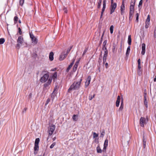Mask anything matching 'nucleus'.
Returning a JSON list of instances; mask_svg holds the SVG:
<instances>
[{
    "mask_svg": "<svg viewBox=\"0 0 156 156\" xmlns=\"http://www.w3.org/2000/svg\"><path fill=\"white\" fill-rule=\"evenodd\" d=\"M144 101H147V97H146V95H145L144 96Z\"/></svg>",
    "mask_w": 156,
    "mask_h": 156,
    "instance_id": "338daca9",
    "label": "nucleus"
},
{
    "mask_svg": "<svg viewBox=\"0 0 156 156\" xmlns=\"http://www.w3.org/2000/svg\"><path fill=\"white\" fill-rule=\"evenodd\" d=\"M30 36L31 39L35 37L33 34H30Z\"/></svg>",
    "mask_w": 156,
    "mask_h": 156,
    "instance_id": "09e8293b",
    "label": "nucleus"
},
{
    "mask_svg": "<svg viewBox=\"0 0 156 156\" xmlns=\"http://www.w3.org/2000/svg\"><path fill=\"white\" fill-rule=\"evenodd\" d=\"M106 7V3H103V8L105 9Z\"/></svg>",
    "mask_w": 156,
    "mask_h": 156,
    "instance_id": "6e6d98bb",
    "label": "nucleus"
},
{
    "mask_svg": "<svg viewBox=\"0 0 156 156\" xmlns=\"http://www.w3.org/2000/svg\"><path fill=\"white\" fill-rule=\"evenodd\" d=\"M98 136V134L95 132L93 133V138H94L96 137H97Z\"/></svg>",
    "mask_w": 156,
    "mask_h": 156,
    "instance_id": "f704fd0d",
    "label": "nucleus"
},
{
    "mask_svg": "<svg viewBox=\"0 0 156 156\" xmlns=\"http://www.w3.org/2000/svg\"><path fill=\"white\" fill-rule=\"evenodd\" d=\"M130 46H129L127 48L126 53V56H128L130 51Z\"/></svg>",
    "mask_w": 156,
    "mask_h": 156,
    "instance_id": "4468645a",
    "label": "nucleus"
},
{
    "mask_svg": "<svg viewBox=\"0 0 156 156\" xmlns=\"http://www.w3.org/2000/svg\"><path fill=\"white\" fill-rule=\"evenodd\" d=\"M154 36L155 37H156V27H155V30H154Z\"/></svg>",
    "mask_w": 156,
    "mask_h": 156,
    "instance_id": "5fc2aeb1",
    "label": "nucleus"
},
{
    "mask_svg": "<svg viewBox=\"0 0 156 156\" xmlns=\"http://www.w3.org/2000/svg\"><path fill=\"white\" fill-rule=\"evenodd\" d=\"M120 96H118L117 97V100L120 101Z\"/></svg>",
    "mask_w": 156,
    "mask_h": 156,
    "instance_id": "774afa93",
    "label": "nucleus"
},
{
    "mask_svg": "<svg viewBox=\"0 0 156 156\" xmlns=\"http://www.w3.org/2000/svg\"><path fill=\"white\" fill-rule=\"evenodd\" d=\"M121 106H123V100H122L121 101Z\"/></svg>",
    "mask_w": 156,
    "mask_h": 156,
    "instance_id": "0e129e2a",
    "label": "nucleus"
},
{
    "mask_svg": "<svg viewBox=\"0 0 156 156\" xmlns=\"http://www.w3.org/2000/svg\"><path fill=\"white\" fill-rule=\"evenodd\" d=\"M87 49H85L83 51V55L86 53L87 52Z\"/></svg>",
    "mask_w": 156,
    "mask_h": 156,
    "instance_id": "4d7b16f0",
    "label": "nucleus"
},
{
    "mask_svg": "<svg viewBox=\"0 0 156 156\" xmlns=\"http://www.w3.org/2000/svg\"><path fill=\"white\" fill-rule=\"evenodd\" d=\"M79 63V61H78L76 62L75 64L74 65L73 68V70H76V68L77 67Z\"/></svg>",
    "mask_w": 156,
    "mask_h": 156,
    "instance_id": "6ab92c4d",
    "label": "nucleus"
},
{
    "mask_svg": "<svg viewBox=\"0 0 156 156\" xmlns=\"http://www.w3.org/2000/svg\"><path fill=\"white\" fill-rule=\"evenodd\" d=\"M63 10H64L65 13H67V10L66 8H64L63 9Z\"/></svg>",
    "mask_w": 156,
    "mask_h": 156,
    "instance_id": "864d4df0",
    "label": "nucleus"
},
{
    "mask_svg": "<svg viewBox=\"0 0 156 156\" xmlns=\"http://www.w3.org/2000/svg\"><path fill=\"white\" fill-rule=\"evenodd\" d=\"M24 0H20V5L22 6L24 2Z\"/></svg>",
    "mask_w": 156,
    "mask_h": 156,
    "instance_id": "c9c22d12",
    "label": "nucleus"
},
{
    "mask_svg": "<svg viewBox=\"0 0 156 156\" xmlns=\"http://www.w3.org/2000/svg\"><path fill=\"white\" fill-rule=\"evenodd\" d=\"M135 1V0H131V1L130 5L134 6Z\"/></svg>",
    "mask_w": 156,
    "mask_h": 156,
    "instance_id": "4be33fe9",
    "label": "nucleus"
},
{
    "mask_svg": "<svg viewBox=\"0 0 156 156\" xmlns=\"http://www.w3.org/2000/svg\"><path fill=\"white\" fill-rule=\"evenodd\" d=\"M97 151L98 153H101L102 152V150L101 149L99 145H98L96 148Z\"/></svg>",
    "mask_w": 156,
    "mask_h": 156,
    "instance_id": "ddd939ff",
    "label": "nucleus"
},
{
    "mask_svg": "<svg viewBox=\"0 0 156 156\" xmlns=\"http://www.w3.org/2000/svg\"><path fill=\"white\" fill-rule=\"evenodd\" d=\"M108 139H106L104 142V147L103 149V151H106V148L108 145Z\"/></svg>",
    "mask_w": 156,
    "mask_h": 156,
    "instance_id": "6e6552de",
    "label": "nucleus"
},
{
    "mask_svg": "<svg viewBox=\"0 0 156 156\" xmlns=\"http://www.w3.org/2000/svg\"><path fill=\"white\" fill-rule=\"evenodd\" d=\"M121 10V15H122L124 13V10Z\"/></svg>",
    "mask_w": 156,
    "mask_h": 156,
    "instance_id": "052dcab7",
    "label": "nucleus"
},
{
    "mask_svg": "<svg viewBox=\"0 0 156 156\" xmlns=\"http://www.w3.org/2000/svg\"><path fill=\"white\" fill-rule=\"evenodd\" d=\"M95 96V94H94L93 96L90 95L89 96V99L90 100H91L93 98H94Z\"/></svg>",
    "mask_w": 156,
    "mask_h": 156,
    "instance_id": "7c9ffc66",
    "label": "nucleus"
},
{
    "mask_svg": "<svg viewBox=\"0 0 156 156\" xmlns=\"http://www.w3.org/2000/svg\"><path fill=\"white\" fill-rule=\"evenodd\" d=\"M105 134V131L104 130H103L102 131V132L101 133V135L100 136V137H103Z\"/></svg>",
    "mask_w": 156,
    "mask_h": 156,
    "instance_id": "473e14b6",
    "label": "nucleus"
},
{
    "mask_svg": "<svg viewBox=\"0 0 156 156\" xmlns=\"http://www.w3.org/2000/svg\"><path fill=\"white\" fill-rule=\"evenodd\" d=\"M143 3V0H140V1L139 4V6H141L142 5Z\"/></svg>",
    "mask_w": 156,
    "mask_h": 156,
    "instance_id": "a18cd8bd",
    "label": "nucleus"
},
{
    "mask_svg": "<svg viewBox=\"0 0 156 156\" xmlns=\"http://www.w3.org/2000/svg\"><path fill=\"white\" fill-rule=\"evenodd\" d=\"M5 41V40L3 38H1L0 39V44H1L4 43Z\"/></svg>",
    "mask_w": 156,
    "mask_h": 156,
    "instance_id": "393cba45",
    "label": "nucleus"
},
{
    "mask_svg": "<svg viewBox=\"0 0 156 156\" xmlns=\"http://www.w3.org/2000/svg\"><path fill=\"white\" fill-rule=\"evenodd\" d=\"M57 77V73L55 72L53 74L52 76V78L54 80Z\"/></svg>",
    "mask_w": 156,
    "mask_h": 156,
    "instance_id": "b1692460",
    "label": "nucleus"
},
{
    "mask_svg": "<svg viewBox=\"0 0 156 156\" xmlns=\"http://www.w3.org/2000/svg\"><path fill=\"white\" fill-rule=\"evenodd\" d=\"M105 9L102 8V11H101V13H104V12L105 11Z\"/></svg>",
    "mask_w": 156,
    "mask_h": 156,
    "instance_id": "69168bd1",
    "label": "nucleus"
},
{
    "mask_svg": "<svg viewBox=\"0 0 156 156\" xmlns=\"http://www.w3.org/2000/svg\"><path fill=\"white\" fill-rule=\"evenodd\" d=\"M123 108V106H121L120 105V108H119V111H122V110Z\"/></svg>",
    "mask_w": 156,
    "mask_h": 156,
    "instance_id": "c03bdc74",
    "label": "nucleus"
},
{
    "mask_svg": "<svg viewBox=\"0 0 156 156\" xmlns=\"http://www.w3.org/2000/svg\"><path fill=\"white\" fill-rule=\"evenodd\" d=\"M55 90H54L53 92L51 94V98H52V101L55 98L56 95V94L55 92Z\"/></svg>",
    "mask_w": 156,
    "mask_h": 156,
    "instance_id": "dca6fc26",
    "label": "nucleus"
},
{
    "mask_svg": "<svg viewBox=\"0 0 156 156\" xmlns=\"http://www.w3.org/2000/svg\"><path fill=\"white\" fill-rule=\"evenodd\" d=\"M67 55V53L62 54L60 56L59 60L60 61L63 60Z\"/></svg>",
    "mask_w": 156,
    "mask_h": 156,
    "instance_id": "1a4fd4ad",
    "label": "nucleus"
},
{
    "mask_svg": "<svg viewBox=\"0 0 156 156\" xmlns=\"http://www.w3.org/2000/svg\"><path fill=\"white\" fill-rule=\"evenodd\" d=\"M150 20V16L149 15L147 16V18L146 20V22L149 23Z\"/></svg>",
    "mask_w": 156,
    "mask_h": 156,
    "instance_id": "5701e85b",
    "label": "nucleus"
},
{
    "mask_svg": "<svg viewBox=\"0 0 156 156\" xmlns=\"http://www.w3.org/2000/svg\"><path fill=\"white\" fill-rule=\"evenodd\" d=\"M146 141H145L144 140H143V143L144 148H145V145H146Z\"/></svg>",
    "mask_w": 156,
    "mask_h": 156,
    "instance_id": "3c124183",
    "label": "nucleus"
},
{
    "mask_svg": "<svg viewBox=\"0 0 156 156\" xmlns=\"http://www.w3.org/2000/svg\"><path fill=\"white\" fill-rule=\"evenodd\" d=\"M27 109L26 108H25L24 109V110H23V113L25 112H26V111Z\"/></svg>",
    "mask_w": 156,
    "mask_h": 156,
    "instance_id": "680f3d73",
    "label": "nucleus"
},
{
    "mask_svg": "<svg viewBox=\"0 0 156 156\" xmlns=\"http://www.w3.org/2000/svg\"><path fill=\"white\" fill-rule=\"evenodd\" d=\"M149 23H147V22H145V27L146 28V29L147 28L149 27Z\"/></svg>",
    "mask_w": 156,
    "mask_h": 156,
    "instance_id": "58836bf2",
    "label": "nucleus"
},
{
    "mask_svg": "<svg viewBox=\"0 0 156 156\" xmlns=\"http://www.w3.org/2000/svg\"><path fill=\"white\" fill-rule=\"evenodd\" d=\"M128 43L129 45L131 44V36L130 35L128 36Z\"/></svg>",
    "mask_w": 156,
    "mask_h": 156,
    "instance_id": "f3484780",
    "label": "nucleus"
},
{
    "mask_svg": "<svg viewBox=\"0 0 156 156\" xmlns=\"http://www.w3.org/2000/svg\"><path fill=\"white\" fill-rule=\"evenodd\" d=\"M117 7L116 3H111V5L110 8L111 14H112L115 11V10Z\"/></svg>",
    "mask_w": 156,
    "mask_h": 156,
    "instance_id": "39448f33",
    "label": "nucleus"
},
{
    "mask_svg": "<svg viewBox=\"0 0 156 156\" xmlns=\"http://www.w3.org/2000/svg\"><path fill=\"white\" fill-rule=\"evenodd\" d=\"M50 101V99L49 98L47 100L46 102L45 105H46L49 103V102Z\"/></svg>",
    "mask_w": 156,
    "mask_h": 156,
    "instance_id": "37998d69",
    "label": "nucleus"
},
{
    "mask_svg": "<svg viewBox=\"0 0 156 156\" xmlns=\"http://www.w3.org/2000/svg\"><path fill=\"white\" fill-rule=\"evenodd\" d=\"M129 9H130V11H134V6L130 5Z\"/></svg>",
    "mask_w": 156,
    "mask_h": 156,
    "instance_id": "4c0bfd02",
    "label": "nucleus"
},
{
    "mask_svg": "<svg viewBox=\"0 0 156 156\" xmlns=\"http://www.w3.org/2000/svg\"><path fill=\"white\" fill-rule=\"evenodd\" d=\"M31 39L32 41V42L34 43V44H36L37 43V39L35 37L32 38Z\"/></svg>",
    "mask_w": 156,
    "mask_h": 156,
    "instance_id": "aec40b11",
    "label": "nucleus"
},
{
    "mask_svg": "<svg viewBox=\"0 0 156 156\" xmlns=\"http://www.w3.org/2000/svg\"><path fill=\"white\" fill-rule=\"evenodd\" d=\"M134 12V11H130L129 12V16H132Z\"/></svg>",
    "mask_w": 156,
    "mask_h": 156,
    "instance_id": "8fccbe9b",
    "label": "nucleus"
},
{
    "mask_svg": "<svg viewBox=\"0 0 156 156\" xmlns=\"http://www.w3.org/2000/svg\"><path fill=\"white\" fill-rule=\"evenodd\" d=\"M23 37L21 36H20L18 37V38L17 40V44L16 45V48L17 49H19L22 44L23 43Z\"/></svg>",
    "mask_w": 156,
    "mask_h": 156,
    "instance_id": "7ed1b4c3",
    "label": "nucleus"
},
{
    "mask_svg": "<svg viewBox=\"0 0 156 156\" xmlns=\"http://www.w3.org/2000/svg\"><path fill=\"white\" fill-rule=\"evenodd\" d=\"M18 20V17L17 16H15L14 17V23H16Z\"/></svg>",
    "mask_w": 156,
    "mask_h": 156,
    "instance_id": "c756f323",
    "label": "nucleus"
},
{
    "mask_svg": "<svg viewBox=\"0 0 156 156\" xmlns=\"http://www.w3.org/2000/svg\"><path fill=\"white\" fill-rule=\"evenodd\" d=\"M108 51L107 49L106 48V47H105V49H104V55L103 58H107V57L108 56Z\"/></svg>",
    "mask_w": 156,
    "mask_h": 156,
    "instance_id": "9d476101",
    "label": "nucleus"
},
{
    "mask_svg": "<svg viewBox=\"0 0 156 156\" xmlns=\"http://www.w3.org/2000/svg\"><path fill=\"white\" fill-rule=\"evenodd\" d=\"M91 79V76H88L87 77V80L86 81H87L90 82Z\"/></svg>",
    "mask_w": 156,
    "mask_h": 156,
    "instance_id": "a19ab883",
    "label": "nucleus"
},
{
    "mask_svg": "<svg viewBox=\"0 0 156 156\" xmlns=\"http://www.w3.org/2000/svg\"><path fill=\"white\" fill-rule=\"evenodd\" d=\"M75 61V60L74 59L73 61V62H72V63L67 68L66 71L68 72L69 70L71 69V68L72 67V66H73V65L74 64V62Z\"/></svg>",
    "mask_w": 156,
    "mask_h": 156,
    "instance_id": "f8f14e48",
    "label": "nucleus"
},
{
    "mask_svg": "<svg viewBox=\"0 0 156 156\" xmlns=\"http://www.w3.org/2000/svg\"><path fill=\"white\" fill-rule=\"evenodd\" d=\"M138 69H139L140 70L141 68V66H140V64H138Z\"/></svg>",
    "mask_w": 156,
    "mask_h": 156,
    "instance_id": "bf43d9fd",
    "label": "nucleus"
},
{
    "mask_svg": "<svg viewBox=\"0 0 156 156\" xmlns=\"http://www.w3.org/2000/svg\"><path fill=\"white\" fill-rule=\"evenodd\" d=\"M142 46V51L141 54L142 55H144L145 54V52L146 45L144 43H143L141 45Z\"/></svg>",
    "mask_w": 156,
    "mask_h": 156,
    "instance_id": "0eeeda50",
    "label": "nucleus"
},
{
    "mask_svg": "<svg viewBox=\"0 0 156 156\" xmlns=\"http://www.w3.org/2000/svg\"><path fill=\"white\" fill-rule=\"evenodd\" d=\"M125 5H124L123 3V2L122 5H121V6L120 10H125Z\"/></svg>",
    "mask_w": 156,
    "mask_h": 156,
    "instance_id": "cd10ccee",
    "label": "nucleus"
},
{
    "mask_svg": "<svg viewBox=\"0 0 156 156\" xmlns=\"http://www.w3.org/2000/svg\"><path fill=\"white\" fill-rule=\"evenodd\" d=\"M73 119L74 121H76L78 120V115H74L73 116Z\"/></svg>",
    "mask_w": 156,
    "mask_h": 156,
    "instance_id": "a211bd4d",
    "label": "nucleus"
},
{
    "mask_svg": "<svg viewBox=\"0 0 156 156\" xmlns=\"http://www.w3.org/2000/svg\"><path fill=\"white\" fill-rule=\"evenodd\" d=\"M39 141L40 139L39 138L36 139L35 141V144L38 145Z\"/></svg>",
    "mask_w": 156,
    "mask_h": 156,
    "instance_id": "a878e982",
    "label": "nucleus"
},
{
    "mask_svg": "<svg viewBox=\"0 0 156 156\" xmlns=\"http://www.w3.org/2000/svg\"><path fill=\"white\" fill-rule=\"evenodd\" d=\"M90 83V82L89 81H86L85 83V86L86 87H87Z\"/></svg>",
    "mask_w": 156,
    "mask_h": 156,
    "instance_id": "e433bc0d",
    "label": "nucleus"
},
{
    "mask_svg": "<svg viewBox=\"0 0 156 156\" xmlns=\"http://www.w3.org/2000/svg\"><path fill=\"white\" fill-rule=\"evenodd\" d=\"M53 53L51 52L49 54V58L50 61H52L53 60Z\"/></svg>",
    "mask_w": 156,
    "mask_h": 156,
    "instance_id": "9b49d317",
    "label": "nucleus"
},
{
    "mask_svg": "<svg viewBox=\"0 0 156 156\" xmlns=\"http://www.w3.org/2000/svg\"><path fill=\"white\" fill-rule=\"evenodd\" d=\"M106 59H107V58H103V63H105V62H106Z\"/></svg>",
    "mask_w": 156,
    "mask_h": 156,
    "instance_id": "13d9d810",
    "label": "nucleus"
},
{
    "mask_svg": "<svg viewBox=\"0 0 156 156\" xmlns=\"http://www.w3.org/2000/svg\"><path fill=\"white\" fill-rule=\"evenodd\" d=\"M72 48V47H71L70 49H68L67 50V52H66V53H67V54H68V53H69V51H70V50Z\"/></svg>",
    "mask_w": 156,
    "mask_h": 156,
    "instance_id": "603ef678",
    "label": "nucleus"
},
{
    "mask_svg": "<svg viewBox=\"0 0 156 156\" xmlns=\"http://www.w3.org/2000/svg\"><path fill=\"white\" fill-rule=\"evenodd\" d=\"M19 32L20 35L22 34V31L21 30V29L20 27L18 28Z\"/></svg>",
    "mask_w": 156,
    "mask_h": 156,
    "instance_id": "de8ad7c7",
    "label": "nucleus"
},
{
    "mask_svg": "<svg viewBox=\"0 0 156 156\" xmlns=\"http://www.w3.org/2000/svg\"><path fill=\"white\" fill-rule=\"evenodd\" d=\"M146 119L144 117H141L140 119V126L142 127L144 126V124L145 123Z\"/></svg>",
    "mask_w": 156,
    "mask_h": 156,
    "instance_id": "423d86ee",
    "label": "nucleus"
},
{
    "mask_svg": "<svg viewBox=\"0 0 156 156\" xmlns=\"http://www.w3.org/2000/svg\"><path fill=\"white\" fill-rule=\"evenodd\" d=\"M82 80H80L78 82H74L71 85L69 88L68 90V91L70 92L72 90H77L80 87V85L81 83Z\"/></svg>",
    "mask_w": 156,
    "mask_h": 156,
    "instance_id": "f03ea898",
    "label": "nucleus"
},
{
    "mask_svg": "<svg viewBox=\"0 0 156 156\" xmlns=\"http://www.w3.org/2000/svg\"><path fill=\"white\" fill-rule=\"evenodd\" d=\"M114 26L113 25H111L110 28V33L111 34H112L113 33Z\"/></svg>",
    "mask_w": 156,
    "mask_h": 156,
    "instance_id": "412c9836",
    "label": "nucleus"
},
{
    "mask_svg": "<svg viewBox=\"0 0 156 156\" xmlns=\"http://www.w3.org/2000/svg\"><path fill=\"white\" fill-rule=\"evenodd\" d=\"M102 0H99L98 3V8H99L101 5Z\"/></svg>",
    "mask_w": 156,
    "mask_h": 156,
    "instance_id": "bb28decb",
    "label": "nucleus"
},
{
    "mask_svg": "<svg viewBox=\"0 0 156 156\" xmlns=\"http://www.w3.org/2000/svg\"><path fill=\"white\" fill-rule=\"evenodd\" d=\"M120 101L118 100H116V107H118L119 106Z\"/></svg>",
    "mask_w": 156,
    "mask_h": 156,
    "instance_id": "2f4dec72",
    "label": "nucleus"
},
{
    "mask_svg": "<svg viewBox=\"0 0 156 156\" xmlns=\"http://www.w3.org/2000/svg\"><path fill=\"white\" fill-rule=\"evenodd\" d=\"M55 126L54 125H52L49 127L48 130L49 136H50L55 131Z\"/></svg>",
    "mask_w": 156,
    "mask_h": 156,
    "instance_id": "20e7f679",
    "label": "nucleus"
},
{
    "mask_svg": "<svg viewBox=\"0 0 156 156\" xmlns=\"http://www.w3.org/2000/svg\"><path fill=\"white\" fill-rule=\"evenodd\" d=\"M56 145V143L55 142L53 143L50 147V148L51 149H52L53 148L54 146Z\"/></svg>",
    "mask_w": 156,
    "mask_h": 156,
    "instance_id": "72a5a7b5",
    "label": "nucleus"
},
{
    "mask_svg": "<svg viewBox=\"0 0 156 156\" xmlns=\"http://www.w3.org/2000/svg\"><path fill=\"white\" fill-rule=\"evenodd\" d=\"M137 62H138V64H140V58L138 60Z\"/></svg>",
    "mask_w": 156,
    "mask_h": 156,
    "instance_id": "e2e57ef3",
    "label": "nucleus"
},
{
    "mask_svg": "<svg viewBox=\"0 0 156 156\" xmlns=\"http://www.w3.org/2000/svg\"><path fill=\"white\" fill-rule=\"evenodd\" d=\"M136 21L138 22V19H139V14L138 13H137L136 14Z\"/></svg>",
    "mask_w": 156,
    "mask_h": 156,
    "instance_id": "79ce46f5",
    "label": "nucleus"
},
{
    "mask_svg": "<svg viewBox=\"0 0 156 156\" xmlns=\"http://www.w3.org/2000/svg\"><path fill=\"white\" fill-rule=\"evenodd\" d=\"M39 149V146L38 144H34V151H38ZM34 154H36V153H35V151L34 152Z\"/></svg>",
    "mask_w": 156,
    "mask_h": 156,
    "instance_id": "2eb2a0df",
    "label": "nucleus"
},
{
    "mask_svg": "<svg viewBox=\"0 0 156 156\" xmlns=\"http://www.w3.org/2000/svg\"><path fill=\"white\" fill-rule=\"evenodd\" d=\"M106 43H107V40H105L103 43V46H102L103 49H105V47H105V45L106 44Z\"/></svg>",
    "mask_w": 156,
    "mask_h": 156,
    "instance_id": "c85d7f7f",
    "label": "nucleus"
},
{
    "mask_svg": "<svg viewBox=\"0 0 156 156\" xmlns=\"http://www.w3.org/2000/svg\"><path fill=\"white\" fill-rule=\"evenodd\" d=\"M147 104H148V102L147 101H144V105H145V107L147 108L148 107Z\"/></svg>",
    "mask_w": 156,
    "mask_h": 156,
    "instance_id": "ea45409f",
    "label": "nucleus"
},
{
    "mask_svg": "<svg viewBox=\"0 0 156 156\" xmlns=\"http://www.w3.org/2000/svg\"><path fill=\"white\" fill-rule=\"evenodd\" d=\"M104 32L102 34V36H101V41H100V43H101L102 41V40H103V36H104Z\"/></svg>",
    "mask_w": 156,
    "mask_h": 156,
    "instance_id": "49530a36",
    "label": "nucleus"
},
{
    "mask_svg": "<svg viewBox=\"0 0 156 156\" xmlns=\"http://www.w3.org/2000/svg\"><path fill=\"white\" fill-rule=\"evenodd\" d=\"M49 74L46 73L42 76L40 80L41 82L42 83L45 82L48 80L47 82L44 84V86L45 87L50 85L52 81V78L51 77L49 78Z\"/></svg>",
    "mask_w": 156,
    "mask_h": 156,
    "instance_id": "f257e3e1",
    "label": "nucleus"
}]
</instances>
